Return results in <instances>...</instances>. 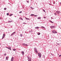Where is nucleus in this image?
I'll return each instance as SVG.
<instances>
[{"label": "nucleus", "instance_id": "obj_31", "mask_svg": "<svg viewBox=\"0 0 61 61\" xmlns=\"http://www.w3.org/2000/svg\"><path fill=\"white\" fill-rule=\"evenodd\" d=\"M34 16H35V17L37 16V15H34Z\"/></svg>", "mask_w": 61, "mask_h": 61}, {"label": "nucleus", "instance_id": "obj_19", "mask_svg": "<svg viewBox=\"0 0 61 61\" xmlns=\"http://www.w3.org/2000/svg\"><path fill=\"white\" fill-rule=\"evenodd\" d=\"M25 18L27 20H29V18H26V17H25Z\"/></svg>", "mask_w": 61, "mask_h": 61}, {"label": "nucleus", "instance_id": "obj_14", "mask_svg": "<svg viewBox=\"0 0 61 61\" xmlns=\"http://www.w3.org/2000/svg\"><path fill=\"white\" fill-rule=\"evenodd\" d=\"M41 18L40 17H39L37 18L38 19H41Z\"/></svg>", "mask_w": 61, "mask_h": 61}, {"label": "nucleus", "instance_id": "obj_34", "mask_svg": "<svg viewBox=\"0 0 61 61\" xmlns=\"http://www.w3.org/2000/svg\"><path fill=\"white\" fill-rule=\"evenodd\" d=\"M61 56V55H60L59 56V57H60V56Z\"/></svg>", "mask_w": 61, "mask_h": 61}, {"label": "nucleus", "instance_id": "obj_11", "mask_svg": "<svg viewBox=\"0 0 61 61\" xmlns=\"http://www.w3.org/2000/svg\"><path fill=\"white\" fill-rule=\"evenodd\" d=\"M39 27H35V29H39Z\"/></svg>", "mask_w": 61, "mask_h": 61}, {"label": "nucleus", "instance_id": "obj_44", "mask_svg": "<svg viewBox=\"0 0 61 61\" xmlns=\"http://www.w3.org/2000/svg\"><path fill=\"white\" fill-rule=\"evenodd\" d=\"M51 55H52V54H51Z\"/></svg>", "mask_w": 61, "mask_h": 61}, {"label": "nucleus", "instance_id": "obj_22", "mask_svg": "<svg viewBox=\"0 0 61 61\" xmlns=\"http://www.w3.org/2000/svg\"><path fill=\"white\" fill-rule=\"evenodd\" d=\"M41 28H45V27H43V26H42L41 27Z\"/></svg>", "mask_w": 61, "mask_h": 61}, {"label": "nucleus", "instance_id": "obj_43", "mask_svg": "<svg viewBox=\"0 0 61 61\" xmlns=\"http://www.w3.org/2000/svg\"><path fill=\"white\" fill-rule=\"evenodd\" d=\"M51 55H52V54H51Z\"/></svg>", "mask_w": 61, "mask_h": 61}, {"label": "nucleus", "instance_id": "obj_39", "mask_svg": "<svg viewBox=\"0 0 61 61\" xmlns=\"http://www.w3.org/2000/svg\"><path fill=\"white\" fill-rule=\"evenodd\" d=\"M44 18H46V17H44Z\"/></svg>", "mask_w": 61, "mask_h": 61}, {"label": "nucleus", "instance_id": "obj_25", "mask_svg": "<svg viewBox=\"0 0 61 61\" xmlns=\"http://www.w3.org/2000/svg\"><path fill=\"white\" fill-rule=\"evenodd\" d=\"M13 51H15L16 50V49H13Z\"/></svg>", "mask_w": 61, "mask_h": 61}, {"label": "nucleus", "instance_id": "obj_33", "mask_svg": "<svg viewBox=\"0 0 61 61\" xmlns=\"http://www.w3.org/2000/svg\"><path fill=\"white\" fill-rule=\"evenodd\" d=\"M54 15H56V13H54Z\"/></svg>", "mask_w": 61, "mask_h": 61}, {"label": "nucleus", "instance_id": "obj_28", "mask_svg": "<svg viewBox=\"0 0 61 61\" xmlns=\"http://www.w3.org/2000/svg\"><path fill=\"white\" fill-rule=\"evenodd\" d=\"M7 15H9V13H7Z\"/></svg>", "mask_w": 61, "mask_h": 61}, {"label": "nucleus", "instance_id": "obj_18", "mask_svg": "<svg viewBox=\"0 0 61 61\" xmlns=\"http://www.w3.org/2000/svg\"><path fill=\"white\" fill-rule=\"evenodd\" d=\"M37 34L38 35H40V33L39 32H38V33Z\"/></svg>", "mask_w": 61, "mask_h": 61}, {"label": "nucleus", "instance_id": "obj_3", "mask_svg": "<svg viewBox=\"0 0 61 61\" xmlns=\"http://www.w3.org/2000/svg\"><path fill=\"white\" fill-rule=\"evenodd\" d=\"M38 55L39 56V57L41 58V53H38Z\"/></svg>", "mask_w": 61, "mask_h": 61}, {"label": "nucleus", "instance_id": "obj_6", "mask_svg": "<svg viewBox=\"0 0 61 61\" xmlns=\"http://www.w3.org/2000/svg\"><path fill=\"white\" fill-rule=\"evenodd\" d=\"M21 54L23 55V56H24V54H25V53L24 51H22L21 52Z\"/></svg>", "mask_w": 61, "mask_h": 61}, {"label": "nucleus", "instance_id": "obj_16", "mask_svg": "<svg viewBox=\"0 0 61 61\" xmlns=\"http://www.w3.org/2000/svg\"><path fill=\"white\" fill-rule=\"evenodd\" d=\"M20 19H21L22 20V21H23L24 20H23V19L21 17H20Z\"/></svg>", "mask_w": 61, "mask_h": 61}, {"label": "nucleus", "instance_id": "obj_42", "mask_svg": "<svg viewBox=\"0 0 61 61\" xmlns=\"http://www.w3.org/2000/svg\"><path fill=\"white\" fill-rule=\"evenodd\" d=\"M29 32H31V31H29Z\"/></svg>", "mask_w": 61, "mask_h": 61}, {"label": "nucleus", "instance_id": "obj_12", "mask_svg": "<svg viewBox=\"0 0 61 61\" xmlns=\"http://www.w3.org/2000/svg\"><path fill=\"white\" fill-rule=\"evenodd\" d=\"M8 57H6V60H8Z\"/></svg>", "mask_w": 61, "mask_h": 61}, {"label": "nucleus", "instance_id": "obj_1", "mask_svg": "<svg viewBox=\"0 0 61 61\" xmlns=\"http://www.w3.org/2000/svg\"><path fill=\"white\" fill-rule=\"evenodd\" d=\"M28 57V61H31V58L30 57L27 56Z\"/></svg>", "mask_w": 61, "mask_h": 61}, {"label": "nucleus", "instance_id": "obj_7", "mask_svg": "<svg viewBox=\"0 0 61 61\" xmlns=\"http://www.w3.org/2000/svg\"><path fill=\"white\" fill-rule=\"evenodd\" d=\"M50 27L51 29H53L54 28H55V27L54 26H51Z\"/></svg>", "mask_w": 61, "mask_h": 61}, {"label": "nucleus", "instance_id": "obj_36", "mask_svg": "<svg viewBox=\"0 0 61 61\" xmlns=\"http://www.w3.org/2000/svg\"><path fill=\"white\" fill-rule=\"evenodd\" d=\"M57 45H60V44H57Z\"/></svg>", "mask_w": 61, "mask_h": 61}, {"label": "nucleus", "instance_id": "obj_20", "mask_svg": "<svg viewBox=\"0 0 61 61\" xmlns=\"http://www.w3.org/2000/svg\"><path fill=\"white\" fill-rule=\"evenodd\" d=\"M8 49H9V50H11V48H8Z\"/></svg>", "mask_w": 61, "mask_h": 61}, {"label": "nucleus", "instance_id": "obj_41", "mask_svg": "<svg viewBox=\"0 0 61 61\" xmlns=\"http://www.w3.org/2000/svg\"><path fill=\"white\" fill-rule=\"evenodd\" d=\"M60 5H61V2L60 3Z\"/></svg>", "mask_w": 61, "mask_h": 61}, {"label": "nucleus", "instance_id": "obj_32", "mask_svg": "<svg viewBox=\"0 0 61 61\" xmlns=\"http://www.w3.org/2000/svg\"><path fill=\"white\" fill-rule=\"evenodd\" d=\"M23 24H26V23H25V22H23Z\"/></svg>", "mask_w": 61, "mask_h": 61}, {"label": "nucleus", "instance_id": "obj_35", "mask_svg": "<svg viewBox=\"0 0 61 61\" xmlns=\"http://www.w3.org/2000/svg\"><path fill=\"white\" fill-rule=\"evenodd\" d=\"M27 3H29V1H27Z\"/></svg>", "mask_w": 61, "mask_h": 61}, {"label": "nucleus", "instance_id": "obj_27", "mask_svg": "<svg viewBox=\"0 0 61 61\" xmlns=\"http://www.w3.org/2000/svg\"><path fill=\"white\" fill-rule=\"evenodd\" d=\"M50 22H51L52 23H53V22L52 21H51V20H50Z\"/></svg>", "mask_w": 61, "mask_h": 61}, {"label": "nucleus", "instance_id": "obj_15", "mask_svg": "<svg viewBox=\"0 0 61 61\" xmlns=\"http://www.w3.org/2000/svg\"><path fill=\"white\" fill-rule=\"evenodd\" d=\"M56 13H57V14H58L59 13H60V12H59V11H57L56 12Z\"/></svg>", "mask_w": 61, "mask_h": 61}, {"label": "nucleus", "instance_id": "obj_38", "mask_svg": "<svg viewBox=\"0 0 61 61\" xmlns=\"http://www.w3.org/2000/svg\"><path fill=\"white\" fill-rule=\"evenodd\" d=\"M6 48H8V47H6Z\"/></svg>", "mask_w": 61, "mask_h": 61}, {"label": "nucleus", "instance_id": "obj_23", "mask_svg": "<svg viewBox=\"0 0 61 61\" xmlns=\"http://www.w3.org/2000/svg\"><path fill=\"white\" fill-rule=\"evenodd\" d=\"M13 22L12 21H8L9 23H10V22Z\"/></svg>", "mask_w": 61, "mask_h": 61}, {"label": "nucleus", "instance_id": "obj_13", "mask_svg": "<svg viewBox=\"0 0 61 61\" xmlns=\"http://www.w3.org/2000/svg\"><path fill=\"white\" fill-rule=\"evenodd\" d=\"M30 15L31 16H34V15H34V14H32Z\"/></svg>", "mask_w": 61, "mask_h": 61}, {"label": "nucleus", "instance_id": "obj_24", "mask_svg": "<svg viewBox=\"0 0 61 61\" xmlns=\"http://www.w3.org/2000/svg\"><path fill=\"white\" fill-rule=\"evenodd\" d=\"M43 12H45V13H46V11H45V10H43Z\"/></svg>", "mask_w": 61, "mask_h": 61}, {"label": "nucleus", "instance_id": "obj_2", "mask_svg": "<svg viewBox=\"0 0 61 61\" xmlns=\"http://www.w3.org/2000/svg\"><path fill=\"white\" fill-rule=\"evenodd\" d=\"M34 49H35V51L36 53V54H37V53H38V52L37 51V49H36V48L35 47Z\"/></svg>", "mask_w": 61, "mask_h": 61}, {"label": "nucleus", "instance_id": "obj_8", "mask_svg": "<svg viewBox=\"0 0 61 61\" xmlns=\"http://www.w3.org/2000/svg\"><path fill=\"white\" fill-rule=\"evenodd\" d=\"M5 37V34H4L3 35L2 38V39H3V38H4V37Z\"/></svg>", "mask_w": 61, "mask_h": 61}, {"label": "nucleus", "instance_id": "obj_5", "mask_svg": "<svg viewBox=\"0 0 61 61\" xmlns=\"http://www.w3.org/2000/svg\"><path fill=\"white\" fill-rule=\"evenodd\" d=\"M15 33V32H14L10 36H13Z\"/></svg>", "mask_w": 61, "mask_h": 61}, {"label": "nucleus", "instance_id": "obj_40", "mask_svg": "<svg viewBox=\"0 0 61 61\" xmlns=\"http://www.w3.org/2000/svg\"><path fill=\"white\" fill-rule=\"evenodd\" d=\"M31 9H33V8L31 7Z\"/></svg>", "mask_w": 61, "mask_h": 61}, {"label": "nucleus", "instance_id": "obj_21", "mask_svg": "<svg viewBox=\"0 0 61 61\" xmlns=\"http://www.w3.org/2000/svg\"><path fill=\"white\" fill-rule=\"evenodd\" d=\"M4 9L5 10H6V8H4Z\"/></svg>", "mask_w": 61, "mask_h": 61}, {"label": "nucleus", "instance_id": "obj_10", "mask_svg": "<svg viewBox=\"0 0 61 61\" xmlns=\"http://www.w3.org/2000/svg\"><path fill=\"white\" fill-rule=\"evenodd\" d=\"M14 57H12L11 59V61H14Z\"/></svg>", "mask_w": 61, "mask_h": 61}, {"label": "nucleus", "instance_id": "obj_30", "mask_svg": "<svg viewBox=\"0 0 61 61\" xmlns=\"http://www.w3.org/2000/svg\"><path fill=\"white\" fill-rule=\"evenodd\" d=\"M4 56H6V54L5 53L4 55Z\"/></svg>", "mask_w": 61, "mask_h": 61}, {"label": "nucleus", "instance_id": "obj_26", "mask_svg": "<svg viewBox=\"0 0 61 61\" xmlns=\"http://www.w3.org/2000/svg\"><path fill=\"white\" fill-rule=\"evenodd\" d=\"M22 13V11H20L19 12V13H20V14L21 13Z\"/></svg>", "mask_w": 61, "mask_h": 61}, {"label": "nucleus", "instance_id": "obj_29", "mask_svg": "<svg viewBox=\"0 0 61 61\" xmlns=\"http://www.w3.org/2000/svg\"><path fill=\"white\" fill-rule=\"evenodd\" d=\"M12 15H13V14H10V16H12Z\"/></svg>", "mask_w": 61, "mask_h": 61}, {"label": "nucleus", "instance_id": "obj_4", "mask_svg": "<svg viewBox=\"0 0 61 61\" xmlns=\"http://www.w3.org/2000/svg\"><path fill=\"white\" fill-rule=\"evenodd\" d=\"M52 32L54 34H56V33H57V32H56V31H55L54 30L52 31Z\"/></svg>", "mask_w": 61, "mask_h": 61}, {"label": "nucleus", "instance_id": "obj_17", "mask_svg": "<svg viewBox=\"0 0 61 61\" xmlns=\"http://www.w3.org/2000/svg\"><path fill=\"white\" fill-rule=\"evenodd\" d=\"M20 36H21V37H22L23 36V34H20Z\"/></svg>", "mask_w": 61, "mask_h": 61}, {"label": "nucleus", "instance_id": "obj_9", "mask_svg": "<svg viewBox=\"0 0 61 61\" xmlns=\"http://www.w3.org/2000/svg\"><path fill=\"white\" fill-rule=\"evenodd\" d=\"M23 46H28L26 44H25V43L23 44Z\"/></svg>", "mask_w": 61, "mask_h": 61}, {"label": "nucleus", "instance_id": "obj_37", "mask_svg": "<svg viewBox=\"0 0 61 61\" xmlns=\"http://www.w3.org/2000/svg\"><path fill=\"white\" fill-rule=\"evenodd\" d=\"M6 48H8V47H6Z\"/></svg>", "mask_w": 61, "mask_h": 61}]
</instances>
